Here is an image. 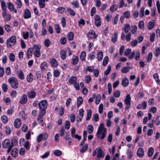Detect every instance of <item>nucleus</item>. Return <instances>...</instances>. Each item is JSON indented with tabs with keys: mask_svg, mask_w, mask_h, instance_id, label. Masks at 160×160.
I'll list each match as a JSON object with an SVG mask.
<instances>
[{
	"mask_svg": "<svg viewBox=\"0 0 160 160\" xmlns=\"http://www.w3.org/2000/svg\"><path fill=\"white\" fill-rule=\"evenodd\" d=\"M122 83L124 87H127L129 84L128 79L126 78H123L122 80Z\"/></svg>",
	"mask_w": 160,
	"mask_h": 160,
	"instance_id": "b1692460",
	"label": "nucleus"
},
{
	"mask_svg": "<svg viewBox=\"0 0 160 160\" xmlns=\"http://www.w3.org/2000/svg\"><path fill=\"white\" fill-rule=\"evenodd\" d=\"M96 150H97V158H103L104 157V154L100 147H98L96 148Z\"/></svg>",
	"mask_w": 160,
	"mask_h": 160,
	"instance_id": "0eeeda50",
	"label": "nucleus"
},
{
	"mask_svg": "<svg viewBox=\"0 0 160 160\" xmlns=\"http://www.w3.org/2000/svg\"><path fill=\"white\" fill-rule=\"evenodd\" d=\"M154 25L155 23L153 22H149L148 24V29L149 30H151L153 28Z\"/></svg>",
	"mask_w": 160,
	"mask_h": 160,
	"instance_id": "f704fd0d",
	"label": "nucleus"
},
{
	"mask_svg": "<svg viewBox=\"0 0 160 160\" xmlns=\"http://www.w3.org/2000/svg\"><path fill=\"white\" fill-rule=\"evenodd\" d=\"M111 70V68L110 66H108L107 70L104 72V74L107 75L110 72Z\"/></svg>",
	"mask_w": 160,
	"mask_h": 160,
	"instance_id": "69168bd1",
	"label": "nucleus"
},
{
	"mask_svg": "<svg viewBox=\"0 0 160 160\" xmlns=\"http://www.w3.org/2000/svg\"><path fill=\"white\" fill-rule=\"evenodd\" d=\"M43 118V116L40 115H39L38 117V120L40 121V124L42 126H44Z\"/></svg>",
	"mask_w": 160,
	"mask_h": 160,
	"instance_id": "864d4df0",
	"label": "nucleus"
},
{
	"mask_svg": "<svg viewBox=\"0 0 160 160\" xmlns=\"http://www.w3.org/2000/svg\"><path fill=\"white\" fill-rule=\"evenodd\" d=\"M41 47H39V46L37 45H34L32 48L33 50L34 56L37 58H39L41 55L40 49Z\"/></svg>",
	"mask_w": 160,
	"mask_h": 160,
	"instance_id": "20e7f679",
	"label": "nucleus"
},
{
	"mask_svg": "<svg viewBox=\"0 0 160 160\" xmlns=\"http://www.w3.org/2000/svg\"><path fill=\"white\" fill-rule=\"evenodd\" d=\"M107 132V129L104 127L103 124L101 123L99 126L96 135L98 139L102 140L106 137Z\"/></svg>",
	"mask_w": 160,
	"mask_h": 160,
	"instance_id": "f257e3e1",
	"label": "nucleus"
},
{
	"mask_svg": "<svg viewBox=\"0 0 160 160\" xmlns=\"http://www.w3.org/2000/svg\"><path fill=\"white\" fill-rule=\"evenodd\" d=\"M88 148V144H86L85 146L82 147L81 149L80 150V152L82 153L84 152H85Z\"/></svg>",
	"mask_w": 160,
	"mask_h": 160,
	"instance_id": "bf43d9fd",
	"label": "nucleus"
},
{
	"mask_svg": "<svg viewBox=\"0 0 160 160\" xmlns=\"http://www.w3.org/2000/svg\"><path fill=\"white\" fill-rule=\"evenodd\" d=\"M78 57L76 56H73L71 60V63L73 65H76L78 62Z\"/></svg>",
	"mask_w": 160,
	"mask_h": 160,
	"instance_id": "aec40b11",
	"label": "nucleus"
},
{
	"mask_svg": "<svg viewBox=\"0 0 160 160\" xmlns=\"http://www.w3.org/2000/svg\"><path fill=\"white\" fill-rule=\"evenodd\" d=\"M27 94L28 97L30 99H33L35 98L36 93L34 90H30L28 92Z\"/></svg>",
	"mask_w": 160,
	"mask_h": 160,
	"instance_id": "9d476101",
	"label": "nucleus"
},
{
	"mask_svg": "<svg viewBox=\"0 0 160 160\" xmlns=\"http://www.w3.org/2000/svg\"><path fill=\"white\" fill-rule=\"evenodd\" d=\"M83 102L82 98L81 97H79L77 99V106L79 108Z\"/></svg>",
	"mask_w": 160,
	"mask_h": 160,
	"instance_id": "c9c22d12",
	"label": "nucleus"
},
{
	"mask_svg": "<svg viewBox=\"0 0 160 160\" xmlns=\"http://www.w3.org/2000/svg\"><path fill=\"white\" fill-rule=\"evenodd\" d=\"M24 146L26 149L29 150L30 148V144L28 141H27L25 142Z\"/></svg>",
	"mask_w": 160,
	"mask_h": 160,
	"instance_id": "5fc2aeb1",
	"label": "nucleus"
},
{
	"mask_svg": "<svg viewBox=\"0 0 160 160\" xmlns=\"http://www.w3.org/2000/svg\"><path fill=\"white\" fill-rule=\"evenodd\" d=\"M135 59L136 60H139L140 58V53L138 51H136L135 53Z\"/></svg>",
	"mask_w": 160,
	"mask_h": 160,
	"instance_id": "e2e57ef3",
	"label": "nucleus"
},
{
	"mask_svg": "<svg viewBox=\"0 0 160 160\" xmlns=\"http://www.w3.org/2000/svg\"><path fill=\"white\" fill-rule=\"evenodd\" d=\"M8 7L10 10L12 11L14 9V7L12 3L11 2H9L7 4Z\"/></svg>",
	"mask_w": 160,
	"mask_h": 160,
	"instance_id": "8fccbe9b",
	"label": "nucleus"
},
{
	"mask_svg": "<svg viewBox=\"0 0 160 160\" xmlns=\"http://www.w3.org/2000/svg\"><path fill=\"white\" fill-rule=\"evenodd\" d=\"M92 112L90 109L88 110L87 112L86 119L87 121H88L91 118L92 115Z\"/></svg>",
	"mask_w": 160,
	"mask_h": 160,
	"instance_id": "58836bf2",
	"label": "nucleus"
},
{
	"mask_svg": "<svg viewBox=\"0 0 160 160\" xmlns=\"http://www.w3.org/2000/svg\"><path fill=\"white\" fill-rule=\"evenodd\" d=\"M1 6L3 11H6L7 7L4 2L2 1L1 2Z\"/></svg>",
	"mask_w": 160,
	"mask_h": 160,
	"instance_id": "de8ad7c7",
	"label": "nucleus"
},
{
	"mask_svg": "<svg viewBox=\"0 0 160 160\" xmlns=\"http://www.w3.org/2000/svg\"><path fill=\"white\" fill-rule=\"evenodd\" d=\"M67 38L68 40H73L74 38V33L72 32H70L67 35Z\"/></svg>",
	"mask_w": 160,
	"mask_h": 160,
	"instance_id": "72a5a7b5",
	"label": "nucleus"
},
{
	"mask_svg": "<svg viewBox=\"0 0 160 160\" xmlns=\"http://www.w3.org/2000/svg\"><path fill=\"white\" fill-rule=\"evenodd\" d=\"M131 68L128 67H125L121 69V72L123 73H126L128 72Z\"/></svg>",
	"mask_w": 160,
	"mask_h": 160,
	"instance_id": "2f4dec72",
	"label": "nucleus"
},
{
	"mask_svg": "<svg viewBox=\"0 0 160 160\" xmlns=\"http://www.w3.org/2000/svg\"><path fill=\"white\" fill-rule=\"evenodd\" d=\"M11 142L9 139H6L4 140L2 143L3 148H8L7 152L9 153L11 151L12 148H9L11 146Z\"/></svg>",
	"mask_w": 160,
	"mask_h": 160,
	"instance_id": "7ed1b4c3",
	"label": "nucleus"
},
{
	"mask_svg": "<svg viewBox=\"0 0 160 160\" xmlns=\"http://www.w3.org/2000/svg\"><path fill=\"white\" fill-rule=\"evenodd\" d=\"M50 63L52 66L54 68L57 67L58 65V61L53 58H50Z\"/></svg>",
	"mask_w": 160,
	"mask_h": 160,
	"instance_id": "2eb2a0df",
	"label": "nucleus"
},
{
	"mask_svg": "<svg viewBox=\"0 0 160 160\" xmlns=\"http://www.w3.org/2000/svg\"><path fill=\"white\" fill-rule=\"evenodd\" d=\"M2 16L7 21L10 20L11 16L10 14H8L6 11H3L2 13Z\"/></svg>",
	"mask_w": 160,
	"mask_h": 160,
	"instance_id": "a211bd4d",
	"label": "nucleus"
},
{
	"mask_svg": "<svg viewBox=\"0 0 160 160\" xmlns=\"http://www.w3.org/2000/svg\"><path fill=\"white\" fill-rule=\"evenodd\" d=\"M153 77L154 79L157 83H159L160 82V80L159 78V76L157 73H155L153 75Z\"/></svg>",
	"mask_w": 160,
	"mask_h": 160,
	"instance_id": "a18cd8bd",
	"label": "nucleus"
},
{
	"mask_svg": "<svg viewBox=\"0 0 160 160\" xmlns=\"http://www.w3.org/2000/svg\"><path fill=\"white\" fill-rule=\"evenodd\" d=\"M8 82L10 84L11 87L16 89L18 88L19 83L17 79L14 77H11L8 80Z\"/></svg>",
	"mask_w": 160,
	"mask_h": 160,
	"instance_id": "f03ea898",
	"label": "nucleus"
},
{
	"mask_svg": "<svg viewBox=\"0 0 160 160\" xmlns=\"http://www.w3.org/2000/svg\"><path fill=\"white\" fill-rule=\"evenodd\" d=\"M32 48H29L27 51V57L28 59L30 58L32 56Z\"/></svg>",
	"mask_w": 160,
	"mask_h": 160,
	"instance_id": "a878e982",
	"label": "nucleus"
},
{
	"mask_svg": "<svg viewBox=\"0 0 160 160\" xmlns=\"http://www.w3.org/2000/svg\"><path fill=\"white\" fill-rule=\"evenodd\" d=\"M130 28V26L128 24H126L124 25L123 28V30L124 31V32L127 33L128 32Z\"/></svg>",
	"mask_w": 160,
	"mask_h": 160,
	"instance_id": "473e14b6",
	"label": "nucleus"
},
{
	"mask_svg": "<svg viewBox=\"0 0 160 160\" xmlns=\"http://www.w3.org/2000/svg\"><path fill=\"white\" fill-rule=\"evenodd\" d=\"M154 148L153 147H151L150 148L148 151V155L149 157H151L153 154L154 152Z\"/></svg>",
	"mask_w": 160,
	"mask_h": 160,
	"instance_id": "c756f323",
	"label": "nucleus"
},
{
	"mask_svg": "<svg viewBox=\"0 0 160 160\" xmlns=\"http://www.w3.org/2000/svg\"><path fill=\"white\" fill-rule=\"evenodd\" d=\"M72 4L74 8H79V3L78 1H73L72 2Z\"/></svg>",
	"mask_w": 160,
	"mask_h": 160,
	"instance_id": "338daca9",
	"label": "nucleus"
},
{
	"mask_svg": "<svg viewBox=\"0 0 160 160\" xmlns=\"http://www.w3.org/2000/svg\"><path fill=\"white\" fill-rule=\"evenodd\" d=\"M54 154L55 156L59 157L61 155L62 153L61 151L60 150H56L54 151Z\"/></svg>",
	"mask_w": 160,
	"mask_h": 160,
	"instance_id": "4d7b16f0",
	"label": "nucleus"
},
{
	"mask_svg": "<svg viewBox=\"0 0 160 160\" xmlns=\"http://www.w3.org/2000/svg\"><path fill=\"white\" fill-rule=\"evenodd\" d=\"M31 13L28 9H25L23 12V18L25 19H28L31 17Z\"/></svg>",
	"mask_w": 160,
	"mask_h": 160,
	"instance_id": "f8f14e48",
	"label": "nucleus"
},
{
	"mask_svg": "<svg viewBox=\"0 0 160 160\" xmlns=\"http://www.w3.org/2000/svg\"><path fill=\"white\" fill-rule=\"evenodd\" d=\"M18 153V150L17 148H14L11 152V155L12 156L16 157L17 156Z\"/></svg>",
	"mask_w": 160,
	"mask_h": 160,
	"instance_id": "c85d7f7f",
	"label": "nucleus"
},
{
	"mask_svg": "<svg viewBox=\"0 0 160 160\" xmlns=\"http://www.w3.org/2000/svg\"><path fill=\"white\" fill-rule=\"evenodd\" d=\"M97 58L99 62L101 61L103 57V52L101 51H99L97 54Z\"/></svg>",
	"mask_w": 160,
	"mask_h": 160,
	"instance_id": "bb28decb",
	"label": "nucleus"
},
{
	"mask_svg": "<svg viewBox=\"0 0 160 160\" xmlns=\"http://www.w3.org/2000/svg\"><path fill=\"white\" fill-rule=\"evenodd\" d=\"M131 37V34L130 33H128L127 34H125V33L122 32L121 35V38L122 40L125 38L126 40H130Z\"/></svg>",
	"mask_w": 160,
	"mask_h": 160,
	"instance_id": "dca6fc26",
	"label": "nucleus"
},
{
	"mask_svg": "<svg viewBox=\"0 0 160 160\" xmlns=\"http://www.w3.org/2000/svg\"><path fill=\"white\" fill-rule=\"evenodd\" d=\"M16 41H7V47L9 48L13 45L16 42Z\"/></svg>",
	"mask_w": 160,
	"mask_h": 160,
	"instance_id": "4c0bfd02",
	"label": "nucleus"
},
{
	"mask_svg": "<svg viewBox=\"0 0 160 160\" xmlns=\"http://www.w3.org/2000/svg\"><path fill=\"white\" fill-rule=\"evenodd\" d=\"M94 23L97 27H99L101 25V21L99 15H96L95 16Z\"/></svg>",
	"mask_w": 160,
	"mask_h": 160,
	"instance_id": "1a4fd4ad",
	"label": "nucleus"
},
{
	"mask_svg": "<svg viewBox=\"0 0 160 160\" xmlns=\"http://www.w3.org/2000/svg\"><path fill=\"white\" fill-rule=\"evenodd\" d=\"M91 80V78L90 76L88 75L85 76V82L86 83L88 84L89 83Z\"/></svg>",
	"mask_w": 160,
	"mask_h": 160,
	"instance_id": "09e8293b",
	"label": "nucleus"
},
{
	"mask_svg": "<svg viewBox=\"0 0 160 160\" xmlns=\"http://www.w3.org/2000/svg\"><path fill=\"white\" fill-rule=\"evenodd\" d=\"M66 52V50L63 49H62L60 50V56L61 59L62 60H65L67 58Z\"/></svg>",
	"mask_w": 160,
	"mask_h": 160,
	"instance_id": "412c9836",
	"label": "nucleus"
},
{
	"mask_svg": "<svg viewBox=\"0 0 160 160\" xmlns=\"http://www.w3.org/2000/svg\"><path fill=\"white\" fill-rule=\"evenodd\" d=\"M5 132L6 135H10L11 134L12 132L11 130V129L8 126H6L5 128Z\"/></svg>",
	"mask_w": 160,
	"mask_h": 160,
	"instance_id": "ea45409f",
	"label": "nucleus"
},
{
	"mask_svg": "<svg viewBox=\"0 0 160 160\" xmlns=\"http://www.w3.org/2000/svg\"><path fill=\"white\" fill-rule=\"evenodd\" d=\"M131 97L130 94H128L126 97L124 102L125 103L126 105L125 107V110H128L130 108L131 105Z\"/></svg>",
	"mask_w": 160,
	"mask_h": 160,
	"instance_id": "39448f33",
	"label": "nucleus"
},
{
	"mask_svg": "<svg viewBox=\"0 0 160 160\" xmlns=\"http://www.w3.org/2000/svg\"><path fill=\"white\" fill-rule=\"evenodd\" d=\"M86 56V52L84 51L81 52L80 55V58L82 61H84L85 60Z\"/></svg>",
	"mask_w": 160,
	"mask_h": 160,
	"instance_id": "a19ab883",
	"label": "nucleus"
},
{
	"mask_svg": "<svg viewBox=\"0 0 160 160\" xmlns=\"http://www.w3.org/2000/svg\"><path fill=\"white\" fill-rule=\"evenodd\" d=\"M77 78L75 76L71 77L69 79L68 82L71 84H73L77 82Z\"/></svg>",
	"mask_w": 160,
	"mask_h": 160,
	"instance_id": "cd10ccee",
	"label": "nucleus"
},
{
	"mask_svg": "<svg viewBox=\"0 0 160 160\" xmlns=\"http://www.w3.org/2000/svg\"><path fill=\"white\" fill-rule=\"evenodd\" d=\"M16 73L18 78L21 80H22L24 79V74L22 70L17 71Z\"/></svg>",
	"mask_w": 160,
	"mask_h": 160,
	"instance_id": "f3484780",
	"label": "nucleus"
},
{
	"mask_svg": "<svg viewBox=\"0 0 160 160\" xmlns=\"http://www.w3.org/2000/svg\"><path fill=\"white\" fill-rule=\"evenodd\" d=\"M28 102V98L27 96L25 94H23L21 96L19 103L22 104H24Z\"/></svg>",
	"mask_w": 160,
	"mask_h": 160,
	"instance_id": "6e6552de",
	"label": "nucleus"
},
{
	"mask_svg": "<svg viewBox=\"0 0 160 160\" xmlns=\"http://www.w3.org/2000/svg\"><path fill=\"white\" fill-rule=\"evenodd\" d=\"M67 11L68 12V13L72 16H74L75 15V12L71 8H68L67 9Z\"/></svg>",
	"mask_w": 160,
	"mask_h": 160,
	"instance_id": "79ce46f5",
	"label": "nucleus"
},
{
	"mask_svg": "<svg viewBox=\"0 0 160 160\" xmlns=\"http://www.w3.org/2000/svg\"><path fill=\"white\" fill-rule=\"evenodd\" d=\"M17 95V92L16 91L12 90L10 93V96L12 98H14Z\"/></svg>",
	"mask_w": 160,
	"mask_h": 160,
	"instance_id": "774afa93",
	"label": "nucleus"
},
{
	"mask_svg": "<svg viewBox=\"0 0 160 160\" xmlns=\"http://www.w3.org/2000/svg\"><path fill=\"white\" fill-rule=\"evenodd\" d=\"M11 146L9 148L10 149L12 148L13 147L17 145L18 144V140L17 138L15 137H13L11 139Z\"/></svg>",
	"mask_w": 160,
	"mask_h": 160,
	"instance_id": "ddd939ff",
	"label": "nucleus"
},
{
	"mask_svg": "<svg viewBox=\"0 0 160 160\" xmlns=\"http://www.w3.org/2000/svg\"><path fill=\"white\" fill-rule=\"evenodd\" d=\"M70 122L68 120L66 121L65 124V129L67 130H68L70 128Z\"/></svg>",
	"mask_w": 160,
	"mask_h": 160,
	"instance_id": "680f3d73",
	"label": "nucleus"
},
{
	"mask_svg": "<svg viewBox=\"0 0 160 160\" xmlns=\"http://www.w3.org/2000/svg\"><path fill=\"white\" fill-rule=\"evenodd\" d=\"M109 61L108 58V56H106L104 58L102 62V65L103 66H106L108 64Z\"/></svg>",
	"mask_w": 160,
	"mask_h": 160,
	"instance_id": "c03bdc74",
	"label": "nucleus"
},
{
	"mask_svg": "<svg viewBox=\"0 0 160 160\" xmlns=\"http://www.w3.org/2000/svg\"><path fill=\"white\" fill-rule=\"evenodd\" d=\"M55 29L57 33L58 34L60 33V28L58 24L55 25Z\"/></svg>",
	"mask_w": 160,
	"mask_h": 160,
	"instance_id": "603ef678",
	"label": "nucleus"
},
{
	"mask_svg": "<svg viewBox=\"0 0 160 160\" xmlns=\"http://www.w3.org/2000/svg\"><path fill=\"white\" fill-rule=\"evenodd\" d=\"M155 56L156 57H158L160 54V48L159 47L156 48V49L154 52Z\"/></svg>",
	"mask_w": 160,
	"mask_h": 160,
	"instance_id": "49530a36",
	"label": "nucleus"
},
{
	"mask_svg": "<svg viewBox=\"0 0 160 160\" xmlns=\"http://www.w3.org/2000/svg\"><path fill=\"white\" fill-rule=\"evenodd\" d=\"M88 36L90 39H95L97 37L95 32L92 30H90L88 33Z\"/></svg>",
	"mask_w": 160,
	"mask_h": 160,
	"instance_id": "9b49d317",
	"label": "nucleus"
},
{
	"mask_svg": "<svg viewBox=\"0 0 160 160\" xmlns=\"http://www.w3.org/2000/svg\"><path fill=\"white\" fill-rule=\"evenodd\" d=\"M2 122L4 123H7L8 121V118L5 116H3L1 117Z\"/></svg>",
	"mask_w": 160,
	"mask_h": 160,
	"instance_id": "0e129e2a",
	"label": "nucleus"
},
{
	"mask_svg": "<svg viewBox=\"0 0 160 160\" xmlns=\"http://www.w3.org/2000/svg\"><path fill=\"white\" fill-rule=\"evenodd\" d=\"M48 105V102L45 100H41L38 104L40 109H46L47 108Z\"/></svg>",
	"mask_w": 160,
	"mask_h": 160,
	"instance_id": "423d86ee",
	"label": "nucleus"
},
{
	"mask_svg": "<svg viewBox=\"0 0 160 160\" xmlns=\"http://www.w3.org/2000/svg\"><path fill=\"white\" fill-rule=\"evenodd\" d=\"M40 67L42 70H46L48 68V65L47 62H42L41 64Z\"/></svg>",
	"mask_w": 160,
	"mask_h": 160,
	"instance_id": "4be33fe9",
	"label": "nucleus"
},
{
	"mask_svg": "<svg viewBox=\"0 0 160 160\" xmlns=\"http://www.w3.org/2000/svg\"><path fill=\"white\" fill-rule=\"evenodd\" d=\"M9 60L12 62H14L15 61V56L12 53L9 54L8 56Z\"/></svg>",
	"mask_w": 160,
	"mask_h": 160,
	"instance_id": "37998d69",
	"label": "nucleus"
},
{
	"mask_svg": "<svg viewBox=\"0 0 160 160\" xmlns=\"http://www.w3.org/2000/svg\"><path fill=\"white\" fill-rule=\"evenodd\" d=\"M38 5L40 8H43L45 7V0H38Z\"/></svg>",
	"mask_w": 160,
	"mask_h": 160,
	"instance_id": "393cba45",
	"label": "nucleus"
},
{
	"mask_svg": "<svg viewBox=\"0 0 160 160\" xmlns=\"http://www.w3.org/2000/svg\"><path fill=\"white\" fill-rule=\"evenodd\" d=\"M152 57V53L151 52H149L147 58V61L148 62H149L151 60Z\"/></svg>",
	"mask_w": 160,
	"mask_h": 160,
	"instance_id": "052dcab7",
	"label": "nucleus"
},
{
	"mask_svg": "<svg viewBox=\"0 0 160 160\" xmlns=\"http://www.w3.org/2000/svg\"><path fill=\"white\" fill-rule=\"evenodd\" d=\"M137 155L139 157L142 158L144 155V151L143 149L140 148H139L137 152Z\"/></svg>",
	"mask_w": 160,
	"mask_h": 160,
	"instance_id": "6ab92c4d",
	"label": "nucleus"
},
{
	"mask_svg": "<svg viewBox=\"0 0 160 160\" xmlns=\"http://www.w3.org/2000/svg\"><path fill=\"white\" fill-rule=\"evenodd\" d=\"M101 98V95L98 94L96 96L95 104L98 105L100 103Z\"/></svg>",
	"mask_w": 160,
	"mask_h": 160,
	"instance_id": "7c9ffc66",
	"label": "nucleus"
},
{
	"mask_svg": "<svg viewBox=\"0 0 160 160\" xmlns=\"http://www.w3.org/2000/svg\"><path fill=\"white\" fill-rule=\"evenodd\" d=\"M61 24L62 27L64 28L66 25V19L64 17H62L61 18Z\"/></svg>",
	"mask_w": 160,
	"mask_h": 160,
	"instance_id": "13d9d810",
	"label": "nucleus"
},
{
	"mask_svg": "<svg viewBox=\"0 0 160 160\" xmlns=\"http://www.w3.org/2000/svg\"><path fill=\"white\" fill-rule=\"evenodd\" d=\"M22 124V122L20 119L18 118L16 119L14 122V127L17 128H19Z\"/></svg>",
	"mask_w": 160,
	"mask_h": 160,
	"instance_id": "4468645a",
	"label": "nucleus"
},
{
	"mask_svg": "<svg viewBox=\"0 0 160 160\" xmlns=\"http://www.w3.org/2000/svg\"><path fill=\"white\" fill-rule=\"evenodd\" d=\"M27 80L29 83H31L33 81V75L30 72L27 75Z\"/></svg>",
	"mask_w": 160,
	"mask_h": 160,
	"instance_id": "5701e85b",
	"label": "nucleus"
},
{
	"mask_svg": "<svg viewBox=\"0 0 160 160\" xmlns=\"http://www.w3.org/2000/svg\"><path fill=\"white\" fill-rule=\"evenodd\" d=\"M87 130L88 133L91 134L93 131V127L91 125H89L88 127Z\"/></svg>",
	"mask_w": 160,
	"mask_h": 160,
	"instance_id": "6e6d98bb",
	"label": "nucleus"
},
{
	"mask_svg": "<svg viewBox=\"0 0 160 160\" xmlns=\"http://www.w3.org/2000/svg\"><path fill=\"white\" fill-rule=\"evenodd\" d=\"M65 8L62 7H59L56 9V11L58 12L63 13L65 11Z\"/></svg>",
	"mask_w": 160,
	"mask_h": 160,
	"instance_id": "3c124183",
	"label": "nucleus"
},
{
	"mask_svg": "<svg viewBox=\"0 0 160 160\" xmlns=\"http://www.w3.org/2000/svg\"><path fill=\"white\" fill-rule=\"evenodd\" d=\"M138 28L136 25H133L132 26L130 31L132 34L135 33L137 30Z\"/></svg>",
	"mask_w": 160,
	"mask_h": 160,
	"instance_id": "e433bc0d",
	"label": "nucleus"
}]
</instances>
